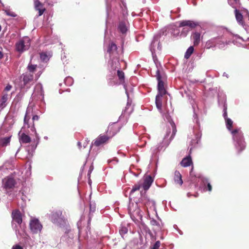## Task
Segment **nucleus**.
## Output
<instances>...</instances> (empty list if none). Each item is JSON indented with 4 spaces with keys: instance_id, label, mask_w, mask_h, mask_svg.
<instances>
[{
    "instance_id": "1",
    "label": "nucleus",
    "mask_w": 249,
    "mask_h": 249,
    "mask_svg": "<svg viewBox=\"0 0 249 249\" xmlns=\"http://www.w3.org/2000/svg\"><path fill=\"white\" fill-rule=\"evenodd\" d=\"M226 102V96L224 94L221 95V96L218 95V104L219 105L220 104L223 105V116L225 120L227 128L231 132V133L232 135L234 144L236 149L239 152H241L244 150L246 147L243 133L240 129H236L232 131L231 130V128L232 127L233 124V122L231 119L227 117V105Z\"/></svg>"
},
{
    "instance_id": "2",
    "label": "nucleus",
    "mask_w": 249,
    "mask_h": 249,
    "mask_svg": "<svg viewBox=\"0 0 249 249\" xmlns=\"http://www.w3.org/2000/svg\"><path fill=\"white\" fill-rule=\"evenodd\" d=\"M163 117L165 120H166L169 123L171 128H169L167 130L166 133L163 139L162 142L157 147L158 151H160L164 147H166L170 143L176 132L175 124L171 119L168 111H167L166 113L163 114Z\"/></svg>"
},
{
    "instance_id": "3",
    "label": "nucleus",
    "mask_w": 249,
    "mask_h": 249,
    "mask_svg": "<svg viewBox=\"0 0 249 249\" xmlns=\"http://www.w3.org/2000/svg\"><path fill=\"white\" fill-rule=\"evenodd\" d=\"M117 47L113 42H111L108 47L107 52L109 54L110 60L109 61V64L110 65L111 69L115 74V70L118 69L119 67V61L118 58V53L117 51Z\"/></svg>"
},
{
    "instance_id": "4",
    "label": "nucleus",
    "mask_w": 249,
    "mask_h": 249,
    "mask_svg": "<svg viewBox=\"0 0 249 249\" xmlns=\"http://www.w3.org/2000/svg\"><path fill=\"white\" fill-rule=\"evenodd\" d=\"M128 211L131 219L135 223H138L142 220V215L138 203L131 202L130 198L128 206Z\"/></svg>"
},
{
    "instance_id": "5",
    "label": "nucleus",
    "mask_w": 249,
    "mask_h": 249,
    "mask_svg": "<svg viewBox=\"0 0 249 249\" xmlns=\"http://www.w3.org/2000/svg\"><path fill=\"white\" fill-rule=\"evenodd\" d=\"M52 222L59 226H61L65 223V219L62 215V211L56 210L53 211L50 215Z\"/></svg>"
},
{
    "instance_id": "6",
    "label": "nucleus",
    "mask_w": 249,
    "mask_h": 249,
    "mask_svg": "<svg viewBox=\"0 0 249 249\" xmlns=\"http://www.w3.org/2000/svg\"><path fill=\"white\" fill-rule=\"evenodd\" d=\"M30 45V39L27 36H25L16 43V49L17 51L21 53L27 50Z\"/></svg>"
},
{
    "instance_id": "7",
    "label": "nucleus",
    "mask_w": 249,
    "mask_h": 249,
    "mask_svg": "<svg viewBox=\"0 0 249 249\" xmlns=\"http://www.w3.org/2000/svg\"><path fill=\"white\" fill-rule=\"evenodd\" d=\"M30 117L28 116L27 113H26L24 119V125L22 127V129H24L26 127L27 128H30L31 131L35 133V136H36V139L34 140V142H36V145L35 146H33V148L35 149L36 147L37 144L39 143L40 138L38 136V134L37 133L36 128L35 127L34 122L33 123V124L32 126H30L29 124V121L30 120Z\"/></svg>"
},
{
    "instance_id": "8",
    "label": "nucleus",
    "mask_w": 249,
    "mask_h": 249,
    "mask_svg": "<svg viewBox=\"0 0 249 249\" xmlns=\"http://www.w3.org/2000/svg\"><path fill=\"white\" fill-rule=\"evenodd\" d=\"M12 227L16 231H19L18 227L16 225H15V223H17L19 227H21V224L22 222V216L20 212L18 210H16L13 211L12 213Z\"/></svg>"
},
{
    "instance_id": "9",
    "label": "nucleus",
    "mask_w": 249,
    "mask_h": 249,
    "mask_svg": "<svg viewBox=\"0 0 249 249\" xmlns=\"http://www.w3.org/2000/svg\"><path fill=\"white\" fill-rule=\"evenodd\" d=\"M16 234L18 237L20 236L22 238V242L24 245L33 246L34 244V240L30 237L24 231L20 232L19 231L16 230Z\"/></svg>"
},
{
    "instance_id": "10",
    "label": "nucleus",
    "mask_w": 249,
    "mask_h": 249,
    "mask_svg": "<svg viewBox=\"0 0 249 249\" xmlns=\"http://www.w3.org/2000/svg\"><path fill=\"white\" fill-rule=\"evenodd\" d=\"M30 228L33 233H37L41 231L42 226L37 219L33 218L30 222Z\"/></svg>"
},
{
    "instance_id": "11",
    "label": "nucleus",
    "mask_w": 249,
    "mask_h": 249,
    "mask_svg": "<svg viewBox=\"0 0 249 249\" xmlns=\"http://www.w3.org/2000/svg\"><path fill=\"white\" fill-rule=\"evenodd\" d=\"M32 97L34 99L36 97L37 98V99H42L44 98L43 87L41 84H38L36 85Z\"/></svg>"
},
{
    "instance_id": "12",
    "label": "nucleus",
    "mask_w": 249,
    "mask_h": 249,
    "mask_svg": "<svg viewBox=\"0 0 249 249\" xmlns=\"http://www.w3.org/2000/svg\"><path fill=\"white\" fill-rule=\"evenodd\" d=\"M157 79L158 81V94H162L164 95L166 93V91L164 87V83L163 81L161 80V77L160 74L159 70H157L156 72Z\"/></svg>"
},
{
    "instance_id": "13",
    "label": "nucleus",
    "mask_w": 249,
    "mask_h": 249,
    "mask_svg": "<svg viewBox=\"0 0 249 249\" xmlns=\"http://www.w3.org/2000/svg\"><path fill=\"white\" fill-rule=\"evenodd\" d=\"M198 25V23L192 20H182L179 22V27H186L191 30Z\"/></svg>"
},
{
    "instance_id": "14",
    "label": "nucleus",
    "mask_w": 249,
    "mask_h": 249,
    "mask_svg": "<svg viewBox=\"0 0 249 249\" xmlns=\"http://www.w3.org/2000/svg\"><path fill=\"white\" fill-rule=\"evenodd\" d=\"M3 186L6 189H9L14 187L15 185V181L12 178H6L2 180Z\"/></svg>"
},
{
    "instance_id": "15",
    "label": "nucleus",
    "mask_w": 249,
    "mask_h": 249,
    "mask_svg": "<svg viewBox=\"0 0 249 249\" xmlns=\"http://www.w3.org/2000/svg\"><path fill=\"white\" fill-rule=\"evenodd\" d=\"M216 46L219 49H224L230 44V41L225 40L222 37H216Z\"/></svg>"
},
{
    "instance_id": "16",
    "label": "nucleus",
    "mask_w": 249,
    "mask_h": 249,
    "mask_svg": "<svg viewBox=\"0 0 249 249\" xmlns=\"http://www.w3.org/2000/svg\"><path fill=\"white\" fill-rule=\"evenodd\" d=\"M198 178L202 182V185L203 186V190L207 191L208 190V191H211L212 190V186L210 182H208L207 178H206L203 176H200L198 177Z\"/></svg>"
},
{
    "instance_id": "17",
    "label": "nucleus",
    "mask_w": 249,
    "mask_h": 249,
    "mask_svg": "<svg viewBox=\"0 0 249 249\" xmlns=\"http://www.w3.org/2000/svg\"><path fill=\"white\" fill-rule=\"evenodd\" d=\"M120 129V127L116 123H114L109 125L107 133L111 134L112 136H114L119 131Z\"/></svg>"
},
{
    "instance_id": "18",
    "label": "nucleus",
    "mask_w": 249,
    "mask_h": 249,
    "mask_svg": "<svg viewBox=\"0 0 249 249\" xmlns=\"http://www.w3.org/2000/svg\"><path fill=\"white\" fill-rule=\"evenodd\" d=\"M141 201L146 206H149V203H151V205L153 206L154 211L156 212V203L154 200H150L146 196H144L141 198Z\"/></svg>"
},
{
    "instance_id": "19",
    "label": "nucleus",
    "mask_w": 249,
    "mask_h": 249,
    "mask_svg": "<svg viewBox=\"0 0 249 249\" xmlns=\"http://www.w3.org/2000/svg\"><path fill=\"white\" fill-rule=\"evenodd\" d=\"M153 182V179L150 176L146 177L142 184L143 189L144 190H147L150 188Z\"/></svg>"
},
{
    "instance_id": "20",
    "label": "nucleus",
    "mask_w": 249,
    "mask_h": 249,
    "mask_svg": "<svg viewBox=\"0 0 249 249\" xmlns=\"http://www.w3.org/2000/svg\"><path fill=\"white\" fill-rule=\"evenodd\" d=\"M108 137L105 135H100L94 141V144L98 146L106 142L108 140Z\"/></svg>"
},
{
    "instance_id": "21",
    "label": "nucleus",
    "mask_w": 249,
    "mask_h": 249,
    "mask_svg": "<svg viewBox=\"0 0 249 249\" xmlns=\"http://www.w3.org/2000/svg\"><path fill=\"white\" fill-rule=\"evenodd\" d=\"M118 30L122 34H125L128 30L127 22L122 21L120 22L118 26Z\"/></svg>"
},
{
    "instance_id": "22",
    "label": "nucleus",
    "mask_w": 249,
    "mask_h": 249,
    "mask_svg": "<svg viewBox=\"0 0 249 249\" xmlns=\"http://www.w3.org/2000/svg\"><path fill=\"white\" fill-rule=\"evenodd\" d=\"M163 95L157 94L156 97V105L158 109L162 113V98Z\"/></svg>"
},
{
    "instance_id": "23",
    "label": "nucleus",
    "mask_w": 249,
    "mask_h": 249,
    "mask_svg": "<svg viewBox=\"0 0 249 249\" xmlns=\"http://www.w3.org/2000/svg\"><path fill=\"white\" fill-rule=\"evenodd\" d=\"M216 37L212 38L208 40L205 44V48L209 49L215 47L216 46Z\"/></svg>"
},
{
    "instance_id": "24",
    "label": "nucleus",
    "mask_w": 249,
    "mask_h": 249,
    "mask_svg": "<svg viewBox=\"0 0 249 249\" xmlns=\"http://www.w3.org/2000/svg\"><path fill=\"white\" fill-rule=\"evenodd\" d=\"M11 136L0 138V147H3L10 144Z\"/></svg>"
},
{
    "instance_id": "25",
    "label": "nucleus",
    "mask_w": 249,
    "mask_h": 249,
    "mask_svg": "<svg viewBox=\"0 0 249 249\" xmlns=\"http://www.w3.org/2000/svg\"><path fill=\"white\" fill-rule=\"evenodd\" d=\"M22 78L24 85H26L33 80V75L29 73H26L22 75Z\"/></svg>"
},
{
    "instance_id": "26",
    "label": "nucleus",
    "mask_w": 249,
    "mask_h": 249,
    "mask_svg": "<svg viewBox=\"0 0 249 249\" xmlns=\"http://www.w3.org/2000/svg\"><path fill=\"white\" fill-rule=\"evenodd\" d=\"M174 181L177 184L181 185L183 183L182 177L180 173L178 171H176L174 173Z\"/></svg>"
},
{
    "instance_id": "27",
    "label": "nucleus",
    "mask_w": 249,
    "mask_h": 249,
    "mask_svg": "<svg viewBox=\"0 0 249 249\" xmlns=\"http://www.w3.org/2000/svg\"><path fill=\"white\" fill-rule=\"evenodd\" d=\"M192 163V160L190 156L183 158L180 162L181 165L183 167H188Z\"/></svg>"
},
{
    "instance_id": "28",
    "label": "nucleus",
    "mask_w": 249,
    "mask_h": 249,
    "mask_svg": "<svg viewBox=\"0 0 249 249\" xmlns=\"http://www.w3.org/2000/svg\"><path fill=\"white\" fill-rule=\"evenodd\" d=\"M194 45H197L200 41V34L198 32H195L192 35Z\"/></svg>"
},
{
    "instance_id": "29",
    "label": "nucleus",
    "mask_w": 249,
    "mask_h": 249,
    "mask_svg": "<svg viewBox=\"0 0 249 249\" xmlns=\"http://www.w3.org/2000/svg\"><path fill=\"white\" fill-rule=\"evenodd\" d=\"M19 141L20 143H29L31 142V138L28 135L23 133L21 135V137L19 139Z\"/></svg>"
},
{
    "instance_id": "30",
    "label": "nucleus",
    "mask_w": 249,
    "mask_h": 249,
    "mask_svg": "<svg viewBox=\"0 0 249 249\" xmlns=\"http://www.w3.org/2000/svg\"><path fill=\"white\" fill-rule=\"evenodd\" d=\"M235 14L236 20L241 25H243V16L237 9H235Z\"/></svg>"
},
{
    "instance_id": "31",
    "label": "nucleus",
    "mask_w": 249,
    "mask_h": 249,
    "mask_svg": "<svg viewBox=\"0 0 249 249\" xmlns=\"http://www.w3.org/2000/svg\"><path fill=\"white\" fill-rule=\"evenodd\" d=\"M132 108L131 107V104L129 103V100H128L126 106L125 107V109L123 111V114H130L132 112Z\"/></svg>"
},
{
    "instance_id": "32",
    "label": "nucleus",
    "mask_w": 249,
    "mask_h": 249,
    "mask_svg": "<svg viewBox=\"0 0 249 249\" xmlns=\"http://www.w3.org/2000/svg\"><path fill=\"white\" fill-rule=\"evenodd\" d=\"M128 232V229L127 228L124 226L123 225H121L120 227V229L119 230V233L120 235L122 236V237H124V236Z\"/></svg>"
},
{
    "instance_id": "33",
    "label": "nucleus",
    "mask_w": 249,
    "mask_h": 249,
    "mask_svg": "<svg viewBox=\"0 0 249 249\" xmlns=\"http://www.w3.org/2000/svg\"><path fill=\"white\" fill-rule=\"evenodd\" d=\"M194 50V49L193 46L189 47L185 53L184 57L186 59H188L193 53Z\"/></svg>"
},
{
    "instance_id": "34",
    "label": "nucleus",
    "mask_w": 249,
    "mask_h": 249,
    "mask_svg": "<svg viewBox=\"0 0 249 249\" xmlns=\"http://www.w3.org/2000/svg\"><path fill=\"white\" fill-rule=\"evenodd\" d=\"M8 99V95L6 94H4L1 99V103L0 104V107L3 108L5 107V103L6 102Z\"/></svg>"
},
{
    "instance_id": "35",
    "label": "nucleus",
    "mask_w": 249,
    "mask_h": 249,
    "mask_svg": "<svg viewBox=\"0 0 249 249\" xmlns=\"http://www.w3.org/2000/svg\"><path fill=\"white\" fill-rule=\"evenodd\" d=\"M3 11H4V13L8 16L12 17H16L17 16V15L14 12L11 11L10 9L5 8L4 9H3Z\"/></svg>"
},
{
    "instance_id": "36",
    "label": "nucleus",
    "mask_w": 249,
    "mask_h": 249,
    "mask_svg": "<svg viewBox=\"0 0 249 249\" xmlns=\"http://www.w3.org/2000/svg\"><path fill=\"white\" fill-rule=\"evenodd\" d=\"M64 82L65 85L68 86H71L73 83V80L72 77L69 76L65 79Z\"/></svg>"
},
{
    "instance_id": "37",
    "label": "nucleus",
    "mask_w": 249,
    "mask_h": 249,
    "mask_svg": "<svg viewBox=\"0 0 249 249\" xmlns=\"http://www.w3.org/2000/svg\"><path fill=\"white\" fill-rule=\"evenodd\" d=\"M117 75L121 82H124V72L120 70H117Z\"/></svg>"
},
{
    "instance_id": "38",
    "label": "nucleus",
    "mask_w": 249,
    "mask_h": 249,
    "mask_svg": "<svg viewBox=\"0 0 249 249\" xmlns=\"http://www.w3.org/2000/svg\"><path fill=\"white\" fill-rule=\"evenodd\" d=\"M156 37H154L153 40L152 41V42L151 44L150 47V51L152 53V55L153 57H154V53L155 51V49L154 48V44L156 43Z\"/></svg>"
},
{
    "instance_id": "39",
    "label": "nucleus",
    "mask_w": 249,
    "mask_h": 249,
    "mask_svg": "<svg viewBox=\"0 0 249 249\" xmlns=\"http://www.w3.org/2000/svg\"><path fill=\"white\" fill-rule=\"evenodd\" d=\"M192 107L194 111V120H196V123L198 122V119H197V112L196 109V105L195 104H194L193 103H191Z\"/></svg>"
},
{
    "instance_id": "40",
    "label": "nucleus",
    "mask_w": 249,
    "mask_h": 249,
    "mask_svg": "<svg viewBox=\"0 0 249 249\" xmlns=\"http://www.w3.org/2000/svg\"><path fill=\"white\" fill-rule=\"evenodd\" d=\"M141 186H142V184L141 183H138L137 184H135L132 188L131 192H130V195H131L133 193H134V192L136 191H138V190H139L141 188Z\"/></svg>"
},
{
    "instance_id": "41",
    "label": "nucleus",
    "mask_w": 249,
    "mask_h": 249,
    "mask_svg": "<svg viewBox=\"0 0 249 249\" xmlns=\"http://www.w3.org/2000/svg\"><path fill=\"white\" fill-rule=\"evenodd\" d=\"M40 57L41 60L43 62H46L49 60L48 56L44 53H42L40 54Z\"/></svg>"
},
{
    "instance_id": "42",
    "label": "nucleus",
    "mask_w": 249,
    "mask_h": 249,
    "mask_svg": "<svg viewBox=\"0 0 249 249\" xmlns=\"http://www.w3.org/2000/svg\"><path fill=\"white\" fill-rule=\"evenodd\" d=\"M160 245V241H157L155 242L151 249H159Z\"/></svg>"
},
{
    "instance_id": "43",
    "label": "nucleus",
    "mask_w": 249,
    "mask_h": 249,
    "mask_svg": "<svg viewBox=\"0 0 249 249\" xmlns=\"http://www.w3.org/2000/svg\"><path fill=\"white\" fill-rule=\"evenodd\" d=\"M183 30L181 33V35H182L183 36H186L188 32L190 30L189 28L186 27H183Z\"/></svg>"
},
{
    "instance_id": "44",
    "label": "nucleus",
    "mask_w": 249,
    "mask_h": 249,
    "mask_svg": "<svg viewBox=\"0 0 249 249\" xmlns=\"http://www.w3.org/2000/svg\"><path fill=\"white\" fill-rule=\"evenodd\" d=\"M36 65H31L28 66V69L30 72H33L34 70L36 69Z\"/></svg>"
},
{
    "instance_id": "45",
    "label": "nucleus",
    "mask_w": 249,
    "mask_h": 249,
    "mask_svg": "<svg viewBox=\"0 0 249 249\" xmlns=\"http://www.w3.org/2000/svg\"><path fill=\"white\" fill-rule=\"evenodd\" d=\"M151 224L152 225H155V226H160V224L155 219H152L151 221Z\"/></svg>"
},
{
    "instance_id": "46",
    "label": "nucleus",
    "mask_w": 249,
    "mask_h": 249,
    "mask_svg": "<svg viewBox=\"0 0 249 249\" xmlns=\"http://www.w3.org/2000/svg\"><path fill=\"white\" fill-rule=\"evenodd\" d=\"M36 9V10L38 11V16H41L44 12V9H40L39 8H37Z\"/></svg>"
},
{
    "instance_id": "47",
    "label": "nucleus",
    "mask_w": 249,
    "mask_h": 249,
    "mask_svg": "<svg viewBox=\"0 0 249 249\" xmlns=\"http://www.w3.org/2000/svg\"><path fill=\"white\" fill-rule=\"evenodd\" d=\"M11 89H12V86L8 84L5 88L4 90L8 91H9L10 90H11Z\"/></svg>"
},
{
    "instance_id": "48",
    "label": "nucleus",
    "mask_w": 249,
    "mask_h": 249,
    "mask_svg": "<svg viewBox=\"0 0 249 249\" xmlns=\"http://www.w3.org/2000/svg\"><path fill=\"white\" fill-rule=\"evenodd\" d=\"M41 6V3L38 1V0H36L35 1V6H36V8L37 9V8H39V7Z\"/></svg>"
},
{
    "instance_id": "49",
    "label": "nucleus",
    "mask_w": 249,
    "mask_h": 249,
    "mask_svg": "<svg viewBox=\"0 0 249 249\" xmlns=\"http://www.w3.org/2000/svg\"><path fill=\"white\" fill-rule=\"evenodd\" d=\"M39 117L38 115H35L33 116L32 120L33 122L35 121H37L39 120Z\"/></svg>"
},
{
    "instance_id": "50",
    "label": "nucleus",
    "mask_w": 249,
    "mask_h": 249,
    "mask_svg": "<svg viewBox=\"0 0 249 249\" xmlns=\"http://www.w3.org/2000/svg\"><path fill=\"white\" fill-rule=\"evenodd\" d=\"M95 210V207L94 205L93 206L90 204V212H94Z\"/></svg>"
},
{
    "instance_id": "51",
    "label": "nucleus",
    "mask_w": 249,
    "mask_h": 249,
    "mask_svg": "<svg viewBox=\"0 0 249 249\" xmlns=\"http://www.w3.org/2000/svg\"><path fill=\"white\" fill-rule=\"evenodd\" d=\"M235 37H236V39H238V40L239 42L240 43H241L240 41H243V38H242V37H241L240 36H236Z\"/></svg>"
},
{
    "instance_id": "52",
    "label": "nucleus",
    "mask_w": 249,
    "mask_h": 249,
    "mask_svg": "<svg viewBox=\"0 0 249 249\" xmlns=\"http://www.w3.org/2000/svg\"><path fill=\"white\" fill-rule=\"evenodd\" d=\"M93 169V167H92V166H91L90 167V168H89V171L88 176H90V173H91V171H92Z\"/></svg>"
},
{
    "instance_id": "53",
    "label": "nucleus",
    "mask_w": 249,
    "mask_h": 249,
    "mask_svg": "<svg viewBox=\"0 0 249 249\" xmlns=\"http://www.w3.org/2000/svg\"><path fill=\"white\" fill-rule=\"evenodd\" d=\"M200 137H201V135L199 136V134L197 135L196 139L197 140V141H196V143H197L198 142V141H199L200 140Z\"/></svg>"
},
{
    "instance_id": "54",
    "label": "nucleus",
    "mask_w": 249,
    "mask_h": 249,
    "mask_svg": "<svg viewBox=\"0 0 249 249\" xmlns=\"http://www.w3.org/2000/svg\"><path fill=\"white\" fill-rule=\"evenodd\" d=\"M228 0V2L230 4V5H231L232 4V3H231V0ZM239 0H234V1L235 2H237L238 1H239Z\"/></svg>"
},
{
    "instance_id": "55",
    "label": "nucleus",
    "mask_w": 249,
    "mask_h": 249,
    "mask_svg": "<svg viewBox=\"0 0 249 249\" xmlns=\"http://www.w3.org/2000/svg\"><path fill=\"white\" fill-rule=\"evenodd\" d=\"M124 89H125V93H126V95H127V96L128 97V99L129 98L128 93V91H127V89H126L125 86L124 85Z\"/></svg>"
},
{
    "instance_id": "56",
    "label": "nucleus",
    "mask_w": 249,
    "mask_h": 249,
    "mask_svg": "<svg viewBox=\"0 0 249 249\" xmlns=\"http://www.w3.org/2000/svg\"><path fill=\"white\" fill-rule=\"evenodd\" d=\"M157 42H158V40L156 41ZM158 43V47H157V49L159 50H160L161 49V47L160 46V43L159 42H157Z\"/></svg>"
},
{
    "instance_id": "57",
    "label": "nucleus",
    "mask_w": 249,
    "mask_h": 249,
    "mask_svg": "<svg viewBox=\"0 0 249 249\" xmlns=\"http://www.w3.org/2000/svg\"><path fill=\"white\" fill-rule=\"evenodd\" d=\"M78 147H79V148H81L82 145H81V142H78Z\"/></svg>"
},
{
    "instance_id": "58",
    "label": "nucleus",
    "mask_w": 249,
    "mask_h": 249,
    "mask_svg": "<svg viewBox=\"0 0 249 249\" xmlns=\"http://www.w3.org/2000/svg\"><path fill=\"white\" fill-rule=\"evenodd\" d=\"M87 144H88V142H84V143H83V147L84 148H85L87 146Z\"/></svg>"
},
{
    "instance_id": "59",
    "label": "nucleus",
    "mask_w": 249,
    "mask_h": 249,
    "mask_svg": "<svg viewBox=\"0 0 249 249\" xmlns=\"http://www.w3.org/2000/svg\"><path fill=\"white\" fill-rule=\"evenodd\" d=\"M3 57V54L0 51V59Z\"/></svg>"
},
{
    "instance_id": "60",
    "label": "nucleus",
    "mask_w": 249,
    "mask_h": 249,
    "mask_svg": "<svg viewBox=\"0 0 249 249\" xmlns=\"http://www.w3.org/2000/svg\"><path fill=\"white\" fill-rule=\"evenodd\" d=\"M193 168H192V170H191V172H190V175H191V176H193V175H194L193 173Z\"/></svg>"
},
{
    "instance_id": "61",
    "label": "nucleus",
    "mask_w": 249,
    "mask_h": 249,
    "mask_svg": "<svg viewBox=\"0 0 249 249\" xmlns=\"http://www.w3.org/2000/svg\"><path fill=\"white\" fill-rule=\"evenodd\" d=\"M223 75L224 76H226V77H228V74H227L226 73H225V72H224V73H223Z\"/></svg>"
},
{
    "instance_id": "62",
    "label": "nucleus",
    "mask_w": 249,
    "mask_h": 249,
    "mask_svg": "<svg viewBox=\"0 0 249 249\" xmlns=\"http://www.w3.org/2000/svg\"><path fill=\"white\" fill-rule=\"evenodd\" d=\"M146 207H153V206L151 205V203H149V206H147Z\"/></svg>"
},
{
    "instance_id": "63",
    "label": "nucleus",
    "mask_w": 249,
    "mask_h": 249,
    "mask_svg": "<svg viewBox=\"0 0 249 249\" xmlns=\"http://www.w3.org/2000/svg\"><path fill=\"white\" fill-rule=\"evenodd\" d=\"M44 138L45 139H46V140H47V139H48V137H47V136L44 137Z\"/></svg>"
},
{
    "instance_id": "64",
    "label": "nucleus",
    "mask_w": 249,
    "mask_h": 249,
    "mask_svg": "<svg viewBox=\"0 0 249 249\" xmlns=\"http://www.w3.org/2000/svg\"><path fill=\"white\" fill-rule=\"evenodd\" d=\"M90 221V218H89V220L88 221V223L89 224V223Z\"/></svg>"
}]
</instances>
